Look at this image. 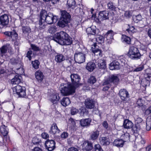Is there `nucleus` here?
I'll return each instance as SVG.
<instances>
[{
    "instance_id": "obj_1",
    "label": "nucleus",
    "mask_w": 151,
    "mask_h": 151,
    "mask_svg": "<svg viewBox=\"0 0 151 151\" xmlns=\"http://www.w3.org/2000/svg\"><path fill=\"white\" fill-rule=\"evenodd\" d=\"M58 19V17L54 15L52 13H48L46 10H42L40 12L39 22V29H44L45 27L46 23L48 24H52L56 22Z\"/></svg>"
},
{
    "instance_id": "obj_2",
    "label": "nucleus",
    "mask_w": 151,
    "mask_h": 151,
    "mask_svg": "<svg viewBox=\"0 0 151 151\" xmlns=\"http://www.w3.org/2000/svg\"><path fill=\"white\" fill-rule=\"evenodd\" d=\"M127 55L132 59L137 60L140 58L141 55L138 48L134 46H132L130 47Z\"/></svg>"
},
{
    "instance_id": "obj_3",
    "label": "nucleus",
    "mask_w": 151,
    "mask_h": 151,
    "mask_svg": "<svg viewBox=\"0 0 151 151\" xmlns=\"http://www.w3.org/2000/svg\"><path fill=\"white\" fill-rule=\"evenodd\" d=\"M66 33L63 31L55 34L53 37V40L56 42L61 45H65Z\"/></svg>"
},
{
    "instance_id": "obj_4",
    "label": "nucleus",
    "mask_w": 151,
    "mask_h": 151,
    "mask_svg": "<svg viewBox=\"0 0 151 151\" xmlns=\"http://www.w3.org/2000/svg\"><path fill=\"white\" fill-rule=\"evenodd\" d=\"M25 88L24 87L17 85L13 88L14 94H16L19 97H24L26 96Z\"/></svg>"
},
{
    "instance_id": "obj_5",
    "label": "nucleus",
    "mask_w": 151,
    "mask_h": 151,
    "mask_svg": "<svg viewBox=\"0 0 151 151\" xmlns=\"http://www.w3.org/2000/svg\"><path fill=\"white\" fill-rule=\"evenodd\" d=\"M118 94L121 99L124 102H127L130 97L128 91L124 88L121 89Z\"/></svg>"
},
{
    "instance_id": "obj_6",
    "label": "nucleus",
    "mask_w": 151,
    "mask_h": 151,
    "mask_svg": "<svg viewBox=\"0 0 151 151\" xmlns=\"http://www.w3.org/2000/svg\"><path fill=\"white\" fill-rule=\"evenodd\" d=\"M130 135L129 133H127L124 135V139H125L126 138L127 139L126 141H124L123 139H115L113 142V145L118 147H122L124 145V143L126 141L129 139Z\"/></svg>"
},
{
    "instance_id": "obj_7",
    "label": "nucleus",
    "mask_w": 151,
    "mask_h": 151,
    "mask_svg": "<svg viewBox=\"0 0 151 151\" xmlns=\"http://www.w3.org/2000/svg\"><path fill=\"white\" fill-rule=\"evenodd\" d=\"M85 55L82 52H77L74 55V60L75 62L78 63H83L85 60Z\"/></svg>"
},
{
    "instance_id": "obj_8",
    "label": "nucleus",
    "mask_w": 151,
    "mask_h": 151,
    "mask_svg": "<svg viewBox=\"0 0 151 151\" xmlns=\"http://www.w3.org/2000/svg\"><path fill=\"white\" fill-rule=\"evenodd\" d=\"M61 12V17L58 23V25L60 27L64 28L66 25V11L64 10Z\"/></svg>"
},
{
    "instance_id": "obj_9",
    "label": "nucleus",
    "mask_w": 151,
    "mask_h": 151,
    "mask_svg": "<svg viewBox=\"0 0 151 151\" xmlns=\"http://www.w3.org/2000/svg\"><path fill=\"white\" fill-rule=\"evenodd\" d=\"M82 147L83 151H91L93 148V143L88 140L84 141Z\"/></svg>"
},
{
    "instance_id": "obj_10",
    "label": "nucleus",
    "mask_w": 151,
    "mask_h": 151,
    "mask_svg": "<svg viewBox=\"0 0 151 151\" xmlns=\"http://www.w3.org/2000/svg\"><path fill=\"white\" fill-rule=\"evenodd\" d=\"M55 142L53 140H47L45 142L46 149L49 151H52L55 148Z\"/></svg>"
},
{
    "instance_id": "obj_11",
    "label": "nucleus",
    "mask_w": 151,
    "mask_h": 151,
    "mask_svg": "<svg viewBox=\"0 0 151 151\" xmlns=\"http://www.w3.org/2000/svg\"><path fill=\"white\" fill-rule=\"evenodd\" d=\"M70 77L73 85L77 86L81 80L80 76L76 74H73L70 75Z\"/></svg>"
},
{
    "instance_id": "obj_12",
    "label": "nucleus",
    "mask_w": 151,
    "mask_h": 151,
    "mask_svg": "<svg viewBox=\"0 0 151 151\" xmlns=\"http://www.w3.org/2000/svg\"><path fill=\"white\" fill-rule=\"evenodd\" d=\"M9 21L8 16L6 14L3 15L0 17V24L3 26L9 27Z\"/></svg>"
},
{
    "instance_id": "obj_13",
    "label": "nucleus",
    "mask_w": 151,
    "mask_h": 151,
    "mask_svg": "<svg viewBox=\"0 0 151 151\" xmlns=\"http://www.w3.org/2000/svg\"><path fill=\"white\" fill-rule=\"evenodd\" d=\"M114 35V32L112 30L108 31L105 36L106 39V42L109 44H111L112 40H113V36Z\"/></svg>"
},
{
    "instance_id": "obj_14",
    "label": "nucleus",
    "mask_w": 151,
    "mask_h": 151,
    "mask_svg": "<svg viewBox=\"0 0 151 151\" xmlns=\"http://www.w3.org/2000/svg\"><path fill=\"white\" fill-rule=\"evenodd\" d=\"M99 140L100 143L102 146H106L110 143V139L108 137H100Z\"/></svg>"
},
{
    "instance_id": "obj_15",
    "label": "nucleus",
    "mask_w": 151,
    "mask_h": 151,
    "mask_svg": "<svg viewBox=\"0 0 151 151\" xmlns=\"http://www.w3.org/2000/svg\"><path fill=\"white\" fill-rule=\"evenodd\" d=\"M99 47L97 45L96 43H94L93 45H92L91 49L92 52L95 54L96 53L99 52L98 54H96V55H99L100 57L102 55V50L99 48Z\"/></svg>"
},
{
    "instance_id": "obj_16",
    "label": "nucleus",
    "mask_w": 151,
    "mask_h": 151,
    "mask_svg": "<svg viewBox=\"0 0 151 151\" xmlns=\"http://www.w3.org/2000/svg\"><path fill=\"white\" fill-rule=\"evenodd\" d=\"M4 34L6 35L11 37L12 41H15L18 38V34L14 30L11 32H4Z\"/></svg>"
},
{
    "instance_id": "obj_17",
    "label": "nucleus",
    "mask_w": 151,
    "mask_h": 151,
    "mask_svg": "<svg viewBox=\"0 0 151 151\" xmlns=\"http://www.w3.org/2000/svg\"><path fill=\"white\" fill-rule=\"evenodd\" d=\"M85 105L87 109L93 108L95 106V101L92 99H87L85 101Z\"/></svg>"
},
{
    "instance_id": "obj_18",
    "label": "nucleus",
    "mask_w": 151,
    "mask_h": 151,
    "mask_svg": "<svg viewBox=\"0 0 151 151\" xmlns=\"http://www.w3.org/2000/svg\"><path fill=\"white\" fill-rule=\"evenodd\" d=\"M120 62L117 60H114L109 64V68L110 70H119L120 68Z\"/></svg>"
},
{
    "instance_id": "obj_19",
    "label": "nucleus",
    "mask_w": 151,
    "mask_h": 151,
    "mask_svg": "<svg viewBox=\"0 0 151 151\" xmlns=\"http://www.w3.org/2000/svg\"><path fill=\"white\" fill-rule=\"evenodd\" d=\"M98 66L99 69H105L106 68V58H104L99 59L98 61Z\"/></svg>"
},
{
    "instance_id": "obj_20",
    "label": "nucleus",
    "mask_w": 151,
    "mask_h": 151,
    "mask_svg": "<svg viewBox=\"0 0 151 151\" xmlns=\"http://www.w3.org/2000/svg\"><path fill=\"white\" fill-rule=\"evenodd\" d=\"M145 79L142 81L143 83H144V86H146L150 85V81H151V74L145 73L144 74Z\"/></svg>"
},
{
    "instance_id": "obj_21",
    "label": "nucleus",
    "mask_w": 151,
    "mask_h": 151,
    "mask_svg": "<svg viewBox=\"0 0 151 151\" xmlns=\"http://www.w3.org/2000/svg\"><path fill=\"white\" fill-rule=\"evenodd\" d=\"M109 77L111 83H113L114 85L116 87L119 84L120 80L118 75H111L109 76Z\"/></svg>"
},
{
    "instance_id": "obj_22",
    "label": "nucleus",
    "mask_w": 151,
    "mask_h": 151,
    "mask_svg": "<svg viewBox=\"0 0 151 151\" xmlns=\"http://www.w3.org/2000/svg\"><path fill=\"white\" fill-rule=\"evenodd\" d=\"M60 130L58 128L56 123H53L50 129L49 132L50 134H58Z\"/></svg>"
},
{
    "instance_id": "obj_23",
    "label": "nucleus",
    "mask_w": 151,
    "mask_h": 151,
    "mask_svg": "<svg viewBox=\"0 0 151 151\" xmlns=\"http://www.w3.org/2000/svg\"><path fill=\"white\" fill-rule=\"evenodd\" d=\"M99 132L97 130L93 131L90 133L89 139L94 141L96 140L99 136Z\"/></svg>"
},
{
    "instance_id": "obj_24",
    "label": "nucleus",
    "mask_w": 151,
    "mask_h": 151,
    "mask_svg": "<svg viewBox=\"0 0 151 151\" xmlns=\"http://www.w3.org/2000/svg\"><path fill=\"white\" fill-rule=\"evenodd\" d=\"M133 125L132 122L128 119H125L123 122V126L124 128L127 129H132Z\"/></svg>"
},
{
    "instance_id": "obj_25",
    "label": "nucleus",
    "mask_w": 151,
    "mask_h": 151,
    "mask_svg": "<svg viewBox=\"0 0 151 151\" xmlns=\"http://www.w3.org/2000/svg\"><path fill=\"white\" fill-rule=\"evenodd\" d=\"M68 87H67V96L73 94L75 92L76 88L75 87L71 84L68 83Z\"/></svg>"
},
{
    "instance_id": "obj_26",
    "label": "nucleus",
    "mask_w": 151,
    "mask_h": 151,
    "mask_svg": "<svg viewBox=\"0 0 151 151\" xmlns=\"http://www.w3.org/2000/svg\"><path fill=\"white\" fill-rule=\"evenodd\" d=\"M109 12L107 11H101L99 12V18H100L101 20L109 19Z\"/></svg>"
},
{
    "instance_id": "obj_27",
    "label": "nucleus",
    "mask_w": 151,
    "mask_h": 151,
    "mask_svg": "<svg viewBox=\"0 0 151 151\" xmlns=\"http://www.w3.org/2000/svg\"><path fill=\"white\" fill-rule=\"evenodd\" d=\"M67 4L68 5L67 11H70V9L73 10L76 6V2L75 0H68L67 2Z\"/></svg>"
},
{
    "instance_id": "obj_28",
    "label": "nucleus",
    "mask_w": 151,
    "mask_h": 151,
    "mask_svg": "<svg viewBox=\"0 0 151 151\" xmlns=\"http://www.w3.org/2000/svg\"><path fill=\"white\" fill-rule=\"evenodd\" d=\"M91 121V119L90 118L83 119L80 120V124L82 127H88L90 125Z\"/></svg>"
},
{
    "instance_id": "obj_29",
    "label": "nucleus",
    "mask_w": 151,
    "mask_h": 151,
    "mask_svg": "<svg viewBox=\"0 0 151 151\" xmlns=\"http://www.w3.org/2000/svg\"><path fill=\"white\" fill-rule=\"evenodd\" d=\"M59 99L60 97L58 96V94L57 93L52 94L49 97L50 100L53 104L56 103Z\"/></svg>"
},
{
    "instance_id": "obj_30",
    "label": "nucleus",
    "mask_w": 151,
    "mask_h": 151,
    "mask_svg": "<svg viewBox=\"0 0 151 151\" xmlns=\"http://www.w3.org/2000/svg\"><path fill=\"white\" fill-rule=\"evenodd\" d=\"M96 65L95 63L90 62L87 63L86 68L89 71L91 72L96 68Z\"/></svg>"
},
{
    "instance_id": "obj_31",
    "label": "nucleus",
    "mask_w": 151,
    "mask_h": 151,
    "mask_svg": "<svg viewBox=\"0 0 151 151\" xmlns=\"http://www.w3.org/2000/svg\"><path fill=\"white\" fill-rule=\"evenodd\" d=\"M36 79L39 81L41 82L43 79L44 75L43 73L40 70H38L35 73Z\"/></svg>"
},
{
    "instance_id": "obj_32",
    "label": "nucleus",
    "mask_w": 151,
    "mask_h": 151,
    "mask_svg": "<svg viewBox=\"0 0 151 151\" xmlns=\"http://www.w3.org/2000/svg\"><path fill=\"white\" fill-rule=\"evenodd\" d=\"M21 79L22 77L21 76L16 75L11 79V83L13 84H19L21 82Z\"/></svg>"
},
{
    "instance_id": "obj_33",
    "label": "nucleus",
    "mask_w": 151,
    "mask_h": 151,
    "mask_svg": "<svg viewBox=\"0 0 151 151\" xmlns=\"http://www.w3.org/2000/svg\"><path fill=\"white\" fill-rule=\"evenodd\" d=\"M86 32L89 38H90L91 36H94L96 34V30L92 29L91 27L87 28L86 29Z\"/></svg>"
},
{
    "instance_id": "obj_34",
    "label": "nucleus",
    "mask_w": 151,
    "mask_h": 151,
    "mask_svg": "<svg viewBox=\"0 0 151 151\" xmlns=\"http://www.w3.org/2000/svg\"><path fill=\"white\" fill-rule=\"evenodd\" d=\"M122 42L126 44L129 45L131 43L130 38L125 35H123L121 38Z\"/></svg>"
},
{
    "instance_id": "obj_35",
    "label": "nucleus",
    "mask_w": 151,
    "mask_h": 151,
    "mask_svg": "<svg viewBox=\"0 0 151 151\" xmlns=\"http://www.w3.org/2000/svg\"><path fill=\"white\" fill-rule=\"evenodd\" d=\"M133 21L135 23H138L140 22H142V18L140 14H139L137 15H134L132 17Z\"/></svg>"
},
{
    "instance_id": "obj_36",
    "label": "nucleus",
    "mask_w": 151,
    "mask_h": 151,
    "mask_svg": "<svg viewBox=\"0 0 151 151\" xmlns=\"http://www.w3.org/2000/svg\"><path fill=\"white\" fill-rule=\"evenodd\" d=\"M141 124H135L134 126H133L132 130L134 134H138L141 129Z\"/></svg>"
},
{
    "instance_id": "obj_37",
    "label": "nucleus",
    "mask_w": 151,
    "mask_h": 151,
    "mask_svg": "<svg viewBox=\"0 0 151 151\" xmlns=\"http://www.w3.org/2000/svg\"><path fill=\"white\" fill-rule=\"evenodd\" d=\"M108 9L110 11H115L116 7L115 4L111 1L109 2L107 4Z\"/></svg>"
},
{
    "instance_id": "obj_38",
    "label": "nucleus",
    "mask_w": 151,
    "mask_h": 151,
    "mask_svg": "<svg viewBox=\"0 0 151 151\" xmlns=\"http://www.w3.org/2000/svg\"><path fill=\"white\" fill-rule=\"evenodd\" d=\"M0 131L2 134L5 136L8 134V129L5 125H2L1 127Z\"/></svg>"
},
{
    "instance_id": "obj_39",
    "label": "nucleus",
    "mask_w": 151,
    "mask_h": 151,
    "mask_svg": "<svg viewBox=\"0 0 151 151\" xmlns=\"http://www.w3.org/2000/svg\"><path fill=\"white\" fill-rule=\"evenodd\" d=\"M65 60V58L61 54H58L55 56V60L57 63H60Z\"/></svg>"
},
{
    "instance_id": "obj_40",
    "label": "nucleus",
    "mask_w": 151,
    "mask_h": 151,
    "mask_svg": "<svg viewBox=\"0 0 151 151\" xmlns=\"http://www.w3.org/2000/svg\"><path fill=\"white\" fill-rule=\"evenodd\" d=\"M146 128L147 131L151 129V116H148L147 118Z\"/></svg>"
},
{
    "instance_id": "obj_41",
    "label": "nucleus",
    "mask_w": 151,
    "mask_h": 151,
    "mask_svg": "<svg viewBox=\"0 0 151 151\" xmlns=\"http://www.w3.org/2000/svg\"><path fill=\"white\" fill-rule=\"evenodd\" d=\"M10 63L14 65H18L19 67H21V65L20 64V61L19 59L17 58H12L10 60Z\"/></svg>"
},
{
    "instance_id": "obj_42",
    "label": "nucleus",
    "mask_w": 151,
    "mask_h": 151,
    "mask_svg": "<svg viewBox=\"0 0 151 151\" xmlns=\"http://www.w3.org/2000/svg\"><path fill=\"white\" fill-rule=\"evenodd\" d=\"M9 45H6L3 46L0 49V51L1 54H4L6 53L7 50L11 48Z\"/></svg>"
},
{
    "instance_id": "obj_43",
    "label": "nucleus",
    "mask_w": 151,
    "mask_h": 151,
    "mask_svg": "<svg viewBox=\"0 0 151 151\" xmlns=\"http://www.w3.org/2000/svg\"><path fill=\"white\" fill-rule=\"evenodd\" d=\"M104 37L101 35H98L96 38V40L99 43L102 44L104 43Z\"/></svg>"
},
{
    "instance_id": "obj_44",
    "label": "nucleus",
    "mask_w": 151,
    "mask_h": 151,
    "mask_svg": "<svg viewBox=\"0 0 151 151\" xmlns=\"http://www.w3.org/2000/svg\"><path fill=\"white\" fill-rule=\"evenodd\" d=\"M129 28L126 29V31L130 35H132L133 33L135 32L136 29L134 26H130L129 25H128Z\"/></svg>"
},
{
    "instance_id": "obj_45",
    "label": "nucleus",
    "mask_w": 151,
    "mask_h": 151,
    "mask_svg": "<svg viewBox=\"0 0 151 151\" xmlns=\"http://www.w3.org/2000/svg\"><path fill=\"white\" fill-rule=\"evenodd\" d=\"M57 28L56 26L54 25L50 26L48 30V32L52 34H54L57 30Z\"/></svg>"
},
{
    "instance_id": "obj_46",
    "label": "nucleus",
    "mask_w": 151,
    "mask_h": 151,
    "mask_svg": "<svg viewBox=\"0 0 151 151\" xmlns=\"http://www.w3.org/2000/svg\"><path fill=\"white\" fill-rule=\"evenodd\" d=\"M71 19V15L67 12V27H72L71 24H70V26L68 25V23H70Z\"/></svg>"
},
{
    "instance_id": "obj_47",
    "label": "nucleus",
    "mask_w": 151,
    "mask_h": 151,
    "mask_svg": "<svg viewBox=\"0 0 151 151\" xmlns=\"http://www.w3.org/2000/svg\"><path fill=\"white\" fill-rule=\"evenodd\" d=\"M23 33L26 35H28L29 33L30 32V28L28 27H23L22 28Z\"/></svg>"
},
{
    "instance_id": "obj_48",
    "label": "nucleus",
    "mask_w": 151,
    "mask_h": 151,
    "mask_svg": "<svg viewBox=\"0 0 151 151\" xmlns=\"http://www.w3.org/2000/svg\"><path fill=\"white\" fill-rule=\"evenodd\" d=\"M61 93L63 96H66V86L61 85L60 87Z\"/></svg>"
},
{
    "instance_id": "obj_49",
    "label": "nucleus",
    "mask_w": 151,
    "mask_h": 151,
    "mask_svg": "<svg viewBox=\"0 0 151 151\" xmlns=\"http://www.w3.org/2000/svg\"><path fill=\"white\" fill-rule=\"evenodd\" d=\"M95 77L93 76H91L88 80V82L90 84L93 85L96 81Z\"/></svg>"
},
{
    "instance_id": "obj_50",
    "label": "nucleus",
    "mask_w": 151,
    "mask_h": 151,
    "mask_svg": "<svg viewBox=\"0 0 151 151\" xmlns=\"http://www.w3.org/2000/svg\"><path fill=\"white\" fill-rule=\"evenodd\" d=\"M111 82L109 77L108 78L105 80L103 82L102 85L103 86H111Z\"/></svg>"
},
{
    "instance_id": "obj_51",
    "label": "nucleus",
    "mask_w": 151,
    "mask_h": 151,
    "mask_svg": "<svg viewBox=\"0 0 151 151\" xmlns=\"http://www.w3.org/2000/svg\"><path fill=\"white\" fill-rule=\"evenodd\" d=\"M32 64L33 67L35 69H37L39 68L40 63L37 60H36L34 61H32Z\"/></svg>"
},
{
    "instance_id": "obj_52",
    "label": "nucleus",
    "mask_w": 151,
    "mask_h": 151,
    "mask_svg": "<svg viewBox=\"0 0 151 151\" xmlns=\"http://www.w3.org/2000/svg\"><path fill=\"white\" fill-rule=\"evenodd\" d=\"M67 46L69 45L72 44V38L67 33Z\"/></svg>"
},
{
    "instance_id": "obj_53",
    "label": "nucleus",
    "mask_w": 151,
    "mask_h": 151,
    "mask_svg": "<svg viewBox=\"0 0 151 151\" xmlns=\"http://www.w3.org/2000/svg\"><path fill=\"white\" fill-rule=\"evenodd\" d=\"M94 149L95 151H104L100 145L98 144L94 145Z\"/></svg>"
},
{
    "instance_id": "obj_54",
    "label": "nucleus",
    "mask_w": 151,
    "mask_h": 151,
    "mask_svg": "<svg viewBox=\"0 0 151 151\" xmlns=\"http://www.w3.org/2000/svg\"><path fill=\"white\" fill-rule=\"evenodd\" d=\"M144 67L143 65H139L135 69H134L133 71L134 72H139L141 71L144 69Z\"/></svg>"
},
{
    "instance_id": "obj_55",
    "label": "nucleus",
    "mask_w": 151,
    "mask_h": 151,
    "mask_svg": "<svg viewBox=\"0 0 151 151\" xmlns=\"http://www.w3.org/2000/svg\"><path fill=\"white\" fill-rule=\"evenodd\" d=\"M40 142V140L36 137H34L32 140V142L35 145L39 144Z\"/></svg>"
},
{
    "instance_id": "obj_56",
    "label": "nucleus",
    "mask_w": 151,
    "mask_h": 151,
    "mask_svg": "<svg viewBox=\"0 0 151 151\" xmlns=\"http://www.w3.org/2000/svg\"><path fill=\"white\" fill-rule=\"evenodd\" d=\"M78 110L76 108L73 107L70 110V113L72 115L76 114L78 112Z\"/></svg>"
},
{
    "instance_id": "obj_57",
    "label": "nucleus",
    "mask_w": 151,
    "mask_h": 151,
    "mask_svg": "<svg viewBox=\"0 0 151 151\" xmlns=\"http://www.w3.org/2000/svg\"><path fill=\"white\" fill-rule=\"evenodd\" d=\"M143 101L142 98H139L138 99L137 102V104L139 106H143Z\"/></svg>"
},
{
    "instance_id": "obj_58",
    "label": "nucleus",
    "mask_w": 151,
    "mask_h": 151,
    "mask_svg": "<svg viewBox=\"0 0 151 151\" xmlns=\"http://www.w3.org/2000/svg\"><path fill=\"white\" fill-rule=\"evenodd\" d=\"M30 45L32 49L33 50L36 51L40 50V49L39 48L35 45L33 44H31Z\"/></svg>"
},
{
    "instance_id": "obj_59",
    "label": "nucleus",
    "mask_w": 151,
    "mask_h": 151,
    "mask_svg": "<svg viewBox=\"0 0 151 151\" xmlns=\"http://www.w3.org/2000/svg\"><path fill=\"white\" fill-rule=\"evenodd\" d=\"M32 53V51L31 50H29L28 51L26 54V57H27L29 60H31V55Z\"/></svg>"
},
{
    "instance_id": "obj_60",
    "label": "nucleus",
    "mask_w": 151,
    "mask_h": 151,
    "mask_svg": "<svg viewBox=\"0 0 151 151\" xmlns=\"http://www.w3.org/2000/svg\"><path fill=\"white\" fill-rule=\"evenodd\" d=\"M117 60L120 63V65H121L122 66L125 65V60L123 58H120Z\"/></svg>"
},
{
    "instance_id": "obj_61",
    "label": "nucleus",
    "mask_w": 151,
    "mask_h": 151,
    "mask_svg": "<svg viewBox=\"0 0 151 151\" xmlns=\"http://www.w3.org/2000/svg\"><path fill=\"white\" fill-rule=\"evenodd\" d=\"M142 119L140 117H138L135 120V124H140L142 121Z\"/></svg>"
},
{
    "instance_id": "obj_62",
    "label": "nucleus",
    "mask_w": 151,
    "mask_h": 151,
    "mask_svg": "<svg viewBox=\"0 0 151 151\" xmlns=\"http://www.w3.org/2000/svg\"><path fill=\"white\" fill-rule=\"evenodd\" d=\"M66 98H63L61 101V104L64 106H66Z\"/></svg>"
},
{
    "instance_id": "obj_63",
    "label": "nucleus",
    "mask_w": 151,
    "mask_h": 151,
    "mask_svg": "<svg viewBox=\"0 0 151 151\" xmlns=\"http://www.w3.org/2000/svg\"><path fill=\"white\" fill-rule=\"evenodd\" d=\"M140 49L144 52H146L147 50V46L146 45H142L140 46Z\"/></svg>"
},
{
    "instance_id": "obj_64",
    "label": "nucleus",
    "mask_w": 151,
    "mask_h": 151,
    "mask_svg": "<svg viewBox=\"0 0 151 151\" xmlns=\"http://www.w3.org/2000/svg\"><path fill=\"white\" fill-rule=\"evenodd\" d=\"M68 151H78V150L76 148L71 147L68 149Z\"/></svg>"
}]
</instances>
